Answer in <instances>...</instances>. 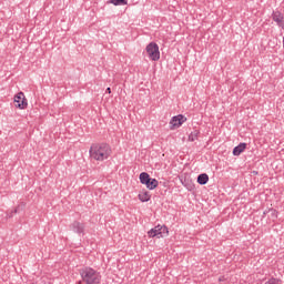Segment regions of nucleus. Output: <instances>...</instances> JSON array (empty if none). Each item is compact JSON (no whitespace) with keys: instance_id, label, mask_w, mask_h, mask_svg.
<instances>
[{"instance_id":"f257e3e1","label":"nucleus","mask_w":284,"mask_h":284,"mask_svg":"<svg viewBox=\"0 0 284 284\" xmlns=\"http://www.w3.org/2000/svg\"><path fill=\"white\" fill-rule=\"evenodd\" d=\"M89 154L92 161H99V162L108 161V159L112 156V146H110V144L104 142L93 143L90 146Z\"/></svg>"},{"instance_id":"f03ea898","label":"nucleus","mask_w":284,"mask_h":284,"mask_svg":"<svg viewBox=\"0 0 284 284\" xmlns=\"http://www.w3.org/2000/svg\"><path fill=\"white\" fill-rule=\"evenodd\" d=\"M82 283L85 284H101V273L92 267H83L80 270Z\"/></svg>"},{"instance_id":"7ed1b4c3","label":"nucleus","mask_w":284,"mask_h":284,"mask_svg":"<svg viewBox=\"0 0 284 284\" xmlns=\"http://www.w3.org/2000/svg\"><path fill=\"white\" fill-rule=\"evenodd\" d=\"M140 183L145 185L148 190H156L159 187V180L150 178V174L146 172L140 174Z\"/></svg>"},{"instance_id":"20e7f679","label":"nucleus","mask_w":284,"mask_h":284,"mask_svg":"<svg viewBox=\"0 0 284 284\" xmlns=\"http://www.w3.org/2000/svg\"><path fill=\"white\" fill-rule=\"evenodd\" d=\"M146 54L151 61H159L161 59V51H159V44L151 42L146 45Z\"/></svg>"},{"instance_id":"39448f33","label":"nucleus","mask_w":284,"mask_h":284,"mask_svg":"<svg viewBox=\"0 0 284 284\" xmlns=\"http://www.w3.org/2000/svg\"><path fill=\"white\" fill-rule=\"evenodd\" d=\"M163 234H170V231L168 230V226L161 224L156 225L148 232V236L150 239H163Z\"/></svg>"},{"instance_id":"423d86ee","label":"nucleus","mask_w":284,"mask_h":284,"mask_svg":"<svg viewBox=\"0 0 284 284\" xmlns=\"http://www.w3.org/2000/svg\"><path fill=\"white\" fill-rule=\"evenodd\" d=\"M13 101L16 103V108L19 110H26V108H28V99H26V94L23 92L16 94Z\"/></svg>"},{"instance_id":"0eeeda50","label":"nucleus","mask_w":284,"mask_h":284,"mask_svg":"<svg viewBox=\"0 0 284 284\" xmlns=\"http://www.w3.org/2000/svg\"><path fill=\"white\" fill-rule=\"evenodd\" d=\"M185 121H187V118H185V115H174L170 121L171 130H176L178 128H181V125H183Z\"/></svg>"},{"instance_id":"6e6552de","label":"nucleus","mask_w":284,"mask_h":284,"mask_svg":"<svg viewBox=\"0 0 284 284\" xmlns=\"http://www.w3.org/2000/svg\"><path fill=\"white\" fill-rule=\"evenodd\" d=\"M273 21L278 26V28H282L284 30V17L281 11H274L272 14Z\"/></svg>"},{"instance_id":"1a4fd4ad","label":"nucleus","mask_w":284,"mask_h":284,"mask_svg":"<svg viewBox=\"0 0 284 284\" xmlns=\"http://www.w3.org/2000/svg\"><path fill=\"white\" fill-rule=\"evenodd\" d=\"M70 230H72V232H75V234H83V232L85 230V225L79 221H74L70 225Z\"/></svg>"},{"instance_id":"9d476101","label":"nucleus","mask_w":284,"mask_h":284,"mask_svg":"<svg viewBox=\"0 0 284 284\" xmlns=\"http://www.w3.org/2000/svg\"><path fill=\"white\" fill-rule=\"evenodd\" d=\"M246 149H247V143L245 142L240 143L237 146L233 149V156H241V154H243V152H245Z\"/></svg>"},{"instance_id":"9b49d317","label":"nucleus","mask_w":284,"mask_h":284,"mask_svg":"<svg viewBox=\"0 0 284 284\" xmlns=\"http://www.w3.org/2000/svg\"><path fill=\"white\" fill-rule=\"evenodd\" d=\"M207 181H210V175H207L206 173H201L197 176L199 185H207Z\"/></svg>"},{"instance_id":"f8f14e48","label":"nucleus","mask_w":284,"mask_h":284,"mask_svg":"<svg viewBox=\"0 0 284 284\" xmlns=\"http://www.w3.org/2000/svg\"><path fill=\"white\" fill-rule=\"evenodd\" d=\"M199 134H201V133L199 132V130L192 131V132L190 133V135H189V141H191V142L197 141V140H199Z\"/></svg>"},{"instance_id":"ddd939ff","label":"nucleus","mask_w":284,"mask_h":284,"mask_svg":"<svg viewBox=\"0 0 284 284\" xmlns=\"http://www.w3.org/2000/svg\"><path fill=\"white\" fill-rule=\"evenodd\" d=\"M109 3L113 6H128V0H110Z\"/></svg>"},{"instance_id":"4468645a","label":"nucleus","mask_w":284,"mask_h":284,"mask_svg":"<svg viewBox=\"0 0 284 284\" xmlns=\"http://www.w3.org/2000/svg\"><path fill=\"white\" fill-rule=\"evenodd\" d=\"M139 199L142 203H148V201H150V194L148 193L139 194Z\"/></svg>"},{"instance_id":"2eb2a0df","label":"nucleus","mask_w":284,"mask_h":284,"mask_svg":"<svg viewBox=\"0 0 284 284\" xmlns=\"http://www.w3.org/2000/svg\"><path fill=\"white\" fill-rule=\"evenodd\" d=\"M278 283H280L278 278H274V277L265 282V284H278Z\"/></svg>"},{"instance_id":"dca6fc26","label":"nucleus","mask_w":284,"mask_h":284,"mask_svg":"<svg viewBox=\"0 0 284 284\" xmlns=\"http://www.w3.org/2000/svg\"><path fill=\"white\" fill-rule=\"evenodd\" d=\"M19 212V209H16L11 212V214L9 215V219H12V214H17Z\"/></svg>"},{"instance_id":"f3484780","label":"nucleus","mask_w":284,"mask_h":284,"mask_svg":"<svg viewBox=\"0 0 284 284\" xmlns=\"http://www.w3.org/2000/svg\"><path fill=\"white\" fill-rule=\"evenodd\" d=\"M106 93H108V94H111V93H112V89L106 88Z\"/></svg>"},{"instance_id":"a211bd4d","label":"nucleus","mask_w":284,"mask_h":284,"mask_svg":"<svg viewBox=\"0 0 284 284\" xmlns=\"http://www.w3.org/2000/svg\"><path fill=\"white\" fill-rule=\"evenodd\" d=\"M272 215H273V216H276V211H272Z\"/></svg>"},{"instance_id":"6ab92c4d","label":"nucleus","mask_w":284,"mask_h":284,"mask_svg":"<svg viewBox=\"0 0 284 284\" xmlns=\"http://www.w3.org/2000/svg\"><path fill=\"white\" fill-rule=\"evenodd\" d=\"M223 281V277H220V282Z\"/></svg>"},{"instance_id":"aec40b11","label":"nucleus","mask_w":284,"mask_h":284,"mask_svg":"<svg viewBox=\"0 0 284 284\" xmlns=\"http://www.w3.org/2000/svg\"><path fill=\"white\" fill-rule=\"evenodd\" d=\"M78 284H81V282H78Z\"/></svg>"}]
</instances>
